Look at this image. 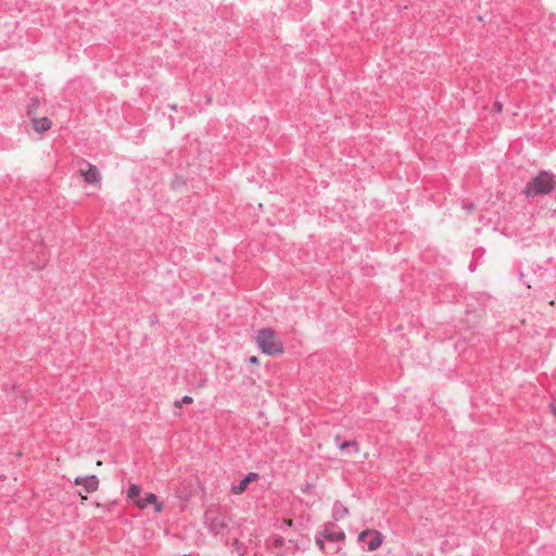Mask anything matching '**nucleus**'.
Listing matches in <instances>:
<instances>
[{
	"label": "nucleus",
	"instance_id": "obj_5",
	"mask_svg": "<svg viewBox=\"0 0 556 556\" xmlns=\"http://www.w3.org/2000/svg\"><path fill=\"white\" fill-rule=\"evenodd\" d=\"M79 176L89 185L99 186L101 181V174L99 169L90 163L86 164V168L79 169Z\"/></svg>",
	"mask_w": 556,
	"mask_h": 556
},
{
	"label": "nucleus",
	"instance_id": "obj_1",
	"mask_svg": "<svg viewBox=\"0 0 556 556\" xmlns=\"http://www.w3.org/2000/svg\"><path fill=\"white\" fill-rule=\"evenodd\" d=\"M256 343L266 355H281L285 352L282 341L270 328H263L257 332Z\"/></svg>",
	"mask_w": 556,
	"mask_h": 556
},
{
	"label": "nucleus",
	"instance_id": "obj_3",
	"mask_svg": "<svg viewBox=\"0 0 556 556\" xmlns=\"http://www.w3.org/2000/svg\"><path fill=\"white\" fill-rule=\"evenodd\" d=\"M141 486L131 484L127 491V497L134 502L139 509H144L148 505H153L156 513H162L164 509L163 503L159 502L154 493H147L144 498H141Z\"/></svg>",
	"mask_w": 556,
	"mask_h": 556
},
{
	"label": "nucleus",
	"instance_id": "obj_13",
	"mask_svg": "<svg viewBox=\"0 0 556 556\" xmlns=\"http://www.w3.org/2000/svg\"><path fill=\"white\" fill-rule=\"evenodd\" d=\"M349 514V508L346 506H344L343 504L341 503H336L333 505V510H332V518L334 520H341L343 519L345 516H348Z\"/></svg>",
	"mask_w": 556,
	"mask_h": 556
},
{
	"label": "nucleus",
	"instance_id": "obj_8",
	"mask_svg": "<svg viewBox=\"0 0 556 556\" xmlns=\"http://www.w3.org/2000/svg\"><path fill=\"white\" fill-rule=\"evenodd\" d=\"M228 528L227 517L223 514H216L208 521V529L211 532L215 534L222 533L224 530Z\"/></svg>",
	"mask_w": 556,
	"mask_h": 556
},
{
	"label": "nucleus",
	"instance_id": "obj_4",
	"mask_svg": "<svg viewBox=\"0 0 556 556\" xmlns=\"http://www.w3.org/2000/svg\"><path fill=\"white\" fill-rule=\"evenodd\" d=\"M383 540H384L383 534L380 531L375 530V529L364 530L357 536L358 542H366L367 549L369 552H375L378 548H380V546L383 543Z\"/></svg>",
	"mask_w": 556,
	"mask_h": 556
},
{
	"label": "nucleus",
	"instance_id": "obj_2",
	"mask_svg": "<svg viewBox=\"0 0 556 556\" xmlns=\"http://www.w3.org/2000/svg\"><path fill=\"white\" fill-rule=\"evenodd\" d=\"M556 180L552 174L547 172H541L527 184L523 193L527 197L547 194L554 190Z\"/></svg>",
	"mask_w": 556,
	"mask_h": 556
},
{
	"label": "nucleus",
	"instance_id": "obj_14",
	"mask_svg": "<svg viewBox=\"0 0 556 556\" xmlns=\"http://www.w3.org/2000/svg\"><path fill=\"white\" fill-rule=\"evenodd\" d=\"M192 403H193V399L191 396H189V395H185L181 400L176 401L174 403V406L176 408H181L182 405H185V404H192Z\"/></svg>",
	"mask_w": 556,
	"mask_h": 556
},
{
	"label": "nucleus",
	"instance_id": "obj_7",
	"mask_svg": "<svg viewBox=\"0 0 556 556\" xmlns=\"http://www.w3.org/2000/svg\"><path fill=\"white\" fill-rule=\"evenodd\" d=\"M76 485H81L87 493H93L98 491L100 485V480L97 476H86V477H77L74 480Z\"/></svg>",
	"mask_w": 556,
	"mask_h": 556
},
{
	"label": "nucleus",
	"instance_id": "obj_15",
	"mask_svg": "<svg viewBox=\"0 0 556 556\" xmlns=\"http://www.w3.org/2000/svg\"><path fill=\"white\" fill-rule=\"evenodd\" d=\"M325 538L321 535V533L319 532L316 538H315V542H316V545L318 546V548L320 551H324L325 549Z\"/></svg>",
	"mask_w": 556,
	"mask_h": 556
},
{
	"label": "nucleus",
	"instance_id": "obj_12",
	"mask_svg": "<svg viewBox=\"0 0 556 556\" xmlns=\"http://www.w3.org/2000/svg\"><path fill=\"white\" fill-rule=\"evenodd\" d=\"M286 545V540L278 534H275L270 538V551L276 556H283V548Z\"/></svg>",
	"mask_w": 556,
	"mask_h": 556
},
{
	"label": "nucleus",
	"instance_id": "obj_11",
	"mask_svg": "<svg viewBox=\"0 0 556 556\" xmlns=\"http://www.w3.org/2000/svg\"><path fill=\"white\" fill-rule=\"evenodd\" d=\"M321 535L331 542H340L345 540V533L343 531L333 530L332 526H326L323 531H320Z\"/></svg>",
	"mask_w": 556,
	"mask_h": 556
},
{
	"label": "nucleus",
	"instance_id": "obj_6",
	"mask_svg": "<svg viewBox=\"0 0 556 556\" xmlns=\"http://www.w3.org/2000/svg\"><path fill=\"white\" fill-rule=\"evenodd\" d=\"M341 451H346V456L350 458L357 459L362 456L363 459H367L369 457V453H362L361 445L356 441H346L340 444Z\"/></svg>",
	"mask_w": 556,
	"mask_h": 556
},
{
	"label": "nucleus",
	"instance_id": "obj_16",
	"mask_svg": "<svg viewBox=\"0 0 556 556\" xmlns=\"http://www.w3.org/2000/svg\"><path fill=\"white\" fill-rule=\"evenodd\" d=\"M258 362H260V359H258V357H257V356H251V357H250V363H252V364H258Z\"/></svg>",
	"mask_w": 556,
	"mask_h": 556
},
{
	"label": "nucleus",
	"instance_id": "obj_19",
	"mask_svg": "<svg viewBox=\"0 0 556 556\" xmlns=\"http://www.w3.org/2000/svg\"><path fill=\"white\" fill-rule=\"evenodd\" d=\"M496 109H497L498 111H501V110H502V105H501L500 103H498V104H496Z\"/></svg>",
	"mask_w": 556,
	"mask_h": 556
},
{
	"label": "nucleus",
	"instance_id": "obj_10",
	"mask_svg": "<svg viewBox=\"0 0 556 556\" xmlns=\"http://www.w3.org/2000/svg\"><path fill=\"white\" fill-rule=\"evenodd\" d=\"M258 479V475L255 472H250L243 480L240 481L239 484L233 485L231 491L233 494L239 495L242 494L249 486V484Z\"/></svg>",
	"mask_w": 556,
	"mask_h": 556
},
{
	"label": "nucleus",
	"instance_id": "obj_9",
	"mask_svg": "<svg viewBox=\"0 0 556 556\" xmlns=\"http://www.w3.org/2000/svg\"><path fill=\"white\" fill-rule=\"evenodd\" d=\"M33 129L38 134H43L52 127V122L48 117L31 118Z\"/></svg>",
	"mask_w": 556,
	"mask_h": 556
},
{
	"label": "nucleus",
	"instance_id": "obj_18",
	"mask_svg": "<svg viewBox=\"0 0 556 556\" xmlns=\"http://www.w3.org/2000/svg\"><path fill=\"white\" fill-rule=\"evenodd\" d=\"M78 494H79V496H80V498H81V501H83V502H84V501H87V496H86V495H84V494H83V493H80V492H79Z\"/></svg>",
	"mask_w": 556,
	"mask_h": 556
},
{
	"label": "nucleus",
	"instance_id": "obj_21",
	"mask_svg": "<svg viewBox=\"0 0 556 556\" xmlns=\"http://www.w3.org/2000/svg\"><path fill=\"white\" fill-rule=\"evenodd\" d=\"M554 414L556 415V407L554 408Z\"/></svg>",
	"mask_w": 556,
	"mask_h": 556
},
{
	"label": "nucleus",
	"instance_id": "obj_22",
	"mask_svg": "<svg viewBox=\"0 0 556 556\" xmlns=\"http://www.w3.org/2000/svg\"><path fill=\"white\" fill-rule=\"evenodd\" d=\"M185 556H188V555H185Z\"/></svg>",
	"mask_w": 556,
	"mask_h": 556
},
{
	"label": "nucleus",
	"instance_id": "obj_20",
	"mask_svg": "<svg viewBox=\"0 0 556 556\" xmlns=\"http://www.w3.org/2000/svg\"><path fill=\"white\" fill-rule=\"evenodd\" d=\"M97 466H102V462H101V460H98V462H97Z\"/></svg>",
	"mask_w": 556,
	"mask_h": 556
},
{
	"label": "nucleus",
	"instance_id": "obj_17",
	"mask_svg": "<svg viewBox=\"0 0 556 556\" xmlns=\"http://www.w3.org/2000/svg\"><path fill=\"white\" fill-rule=\"evenodd\" d=\"M285 525L288 526V527H292L293 526V520L291 518L285 519Z\"/></svg>",
	"mask_w": 556,
	"mask_h": 556
}]
</instances>
